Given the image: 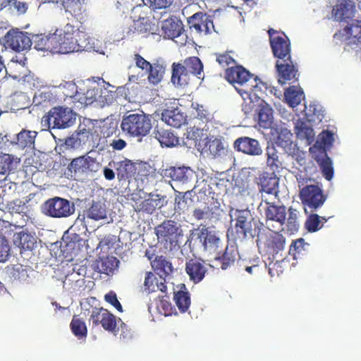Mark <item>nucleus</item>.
Instances as JSON below:
<instances>
[{
    "instance_id": "60",
    "label": "nucleus",
    "mask_w": 361,
    "mask_h": 361,
    "mask_svg": "<svg viewBox=\"0 0 361 361\" xmlns=\"http://www.w3.org/2000/svg\"><path fill=\"white\" fill-rule=\"evenodd\" d=\"M320 216L317 214L310 215L306 221V228L310 232H315L320 229L323 224L320 225Z\"/></svg>"
},
{
    "instance_id": "32",
    "label": "nucleus",
    "mask_w": 361,
    "mask_h": 361,
    "mask_svg": "<svg viewBox=\"0 0 361 361\" xmlns=\"http://www.w3.org/2000/svg\"><path fill=\"white\" fill-rule=\"evenodd\" d=\"M286 102L291 108L298 106L305 99L302 88L298 85H293L287 88L283 92Z\"/></svg>"
},
{
    "instance_id": "59",
    "label": "nucleus",
    "mask_w": 361,
    "mask_h": 361,
    "mask_svg": "<svg viewBox=\"0 0 361 361\" xmlns=\"http://www.w3.org/2000/svg\"><path fill=\"white\" fill-rule=\"evenodd\" d=\"M118 130V122L116 121H114L112 119H107L104 126L102 132L104 135L106 137L109 138L112 137L114 133H116Z\"/></svg>"
},
{
    "instance_id": "18",
    "label": "nucleus",
    "mask_w": 361,
    "mask_h": 361,
    "mask_svg": "<svg viewBox=\"0 0 361 361\" xmlns=\"http://www.w3.org/2000/svg\"><path fill=\"white\" fill-rule=\"evenodd\" d=\"M259 209L264 211V215L267 217V226H271L272 221L277 222L281 226L283 225L286 220V208L282 206H275L274 204H267L262 202Z\"/></svg>"
},
{
    "instance_id": "27",
    "label": "nucleus",
    "mask_w": 361,
    "mask_h": 361,
    "mask_svg": "<svg viewBox=\"0 0 361 361\" xmlns=\"http://www.w3.org/2000/svg\"><path fill=\"white\" fill-rule=\"evenodd\" d=\"M185 271L194 283L201 281L207 271L204 265L196 259L189 260L185 265Z\"/></svg>"
},
{
    "instance_id": "9",
    "label": "nucleus",
    "mask_w": 361,
    "mask_h": 361,
    "mask_svg": "<svg viewBox=\"0 0 361 361\" xmlns=\"http://www.w3.org/2000/svg\"><path fill=\"white\" fill-rule=\"evenodd\" d=\"M230 216L232 220H235V229L238 238L244 239L248 235L252 236V221L253 218L249 210H231Z\"/></svg>"
},
{
    "instance_id": "47",
    "label": "nucleus",
    "mask_w": 361,
    "mask_h": 361,
    "mask_svg": "<svg viewBox=\"0 0 361 361\" xmlns=\"http://www.w3.org/2000/svg\"><path fill=\"white\" fill-rule=\"evenodd\" d=\"M267 245L277 254L285 247V238L278 232L271 231L268 235Z\"/></svg>"
},
{
    "instance_id": "37",
    "label": "nucleus",
    "mask_w": 361,
    "mask_h": 361,
    "mask_svg": "<svg viewBox=\"0 0 361 361\" xmlns=\"http://www.w3.org/2000/svg\"><path fill=\"white\" fill-rule=\"evenodd\" d=\"M82 86V90L77 94V102L81 104L90 105L93 103L97 104V98L99 94V87L97 85L93 87Z\"/></svg>"
},
{
    "instance_id": "21",
    "label": "nucleus",
    "mask_w": 361,
    "mask_h": 361,
    "mask_svg": "<svg viewBox=\"0 0 361 361\" xmlns=\"http://www.w3.org/2000/svg\"><path fill=\"white\" fill-rule=\"evenodd\" d=\"M190 27L194 28L197 32L204 33L205 35L214 31L213 21L202 13H196L188 20Z\"/></svg>"
},
{
    "instance_id": "46",
    "label": "nucleus",
    "mask_w": 361,
    "mask_h": 361,
    "mask_svg": "<svg viewBox=\"0 0 361 361\" xmlns=\"http://www.w3.org/2000/svg\"><path fill=\"white\" fill-rule=\"evenodd\" d=\"M92 39H90L85 32L75 28L74 41H75V51L80 49H94L93 44L91 43Z\"/></svg>"
},
{
    "instance_id": "42",
    "label": "nucleus",
    "mask_w": 361,
    "mask_h": 361,
    "mask_svg": "<svg viewBox=\"0 0 361 361\" xmlns=\"http://www.w3.org/2000/svg\"><path fill=\"white\" fill-rule=\"evenodd\" d=\"M14 243L23 250H32L37 245V238L27 233H19L15 236Z\"/></svg>"
},
{
    "instance_id": "50",
    "label": "nucleus",
    "mask_w": 361,
    "mask_h": 361,
    "mask_svg": "<svg viewBox=\"0 0 361 361\" xmlns=\"http://www.w3.org/2000/svg\"><path fill=\"white\" fill-rule=\"evenodd\" d=\"M307 120L311 122H321L324 118L323 111L319 104L305 105L304 109Z\"/></svg>"
},
{
    "instance_id": "33",
    "label": "nucleus",
    "mask_w": 361,
    "mask_h": 361,
    "mask_svg": "<svg viewBox=\"0 0 361 361\" xmlns=\"http://www.w3.org/2000/svg\"><path fill=\"white\" fill-rule=\"evenodd\" d=\"M86 216L87 218L94 221L104 220L107 223L110 222L106 205L101 202H93L92 206L87 210Z\"/></svg>"
},
{
    "instance_id": "29",
    "label": "nucleus",
    "mask_w": 361,
    "mask_h": 361,
    "mask_svg": "<svg viewBox=\"0 0 361 361\" xmlns=\"http://www.w3.org/2000/svg\"><path fill=\"white\" fill-rule=\"evenodd\" d=\"M52 39V34H49V35L43 34L33 35L31 38L32 44H34L35 49L56 53V47Z\"/></svg>"
},
{
    "instance_id": "43",
    "label": "nucleus",
    "mask_w": 361,
    "mask_h": 361,
    "mask_svg": "<svg viewBox=\"0 0 361 361\" xmlns=\"http://www.w3.org/2000/svg\"><path fill=\"white\" fill-rule=\"evenodd\" d=\"M82 86H85L82 82H78V85H77L69 81L60 84L58 88L62 92L65 97L73 98L77 101V94H79L80 91L82 90Z\"/></svg>"
},
{
    "instance_id": "40",
    "label": "nucleus",
    "mask_w": 361,
    "mask_h": 361,
    "mask_svg": "<svg viewBox=\"0 0 361 361\" xmlns=\"http://www.w3.org/2000/svg\"><path fill=\"white\" fill-rule=\"evenodd\" d=\"M235 250L234 248L228 247L225 251L220 254V258L214 259V264L211 265L212 267H218L220 265L221 268L224 270L230 267L235 260Z\"/></svg>"
},
{
    "instance_id": "6",
    "label": "nucleus",
    "mask_w": 361,
    "mask_h": 361,
    "mask_svg": "<svg viewBox=\"0 0 361 361\" xmlns=\"http://www.w3.org/2000/svg\"><path fill=\"white\" fill-rule=\"evenodd\" d=\"M73 202L66 199L55 197L47 200L42 206L43 213L52 218H67L75 213Z\"/></svg>"
},
{
    "instance_id": "48",
    "label": "nucleus",
    "mask_w": 361,
    "mask_h": 361,
    "mask_svg": "<svg viewBox=\"0 0 361 361\" xmlns=\"http://www.w3.org/2000/svg\"><path fill=\"white\" fill-rule=\"evenodd\" d=\"M116 93L115 91L106 88H99L98 97L97 98V106L104 107L113 104L116 100Z\"/></svg>"
},
{
    "instance_id": "15",
    "label": "nucleus",
    "mask_w": 361,
    "mask_h": 361,
    "mask_svg": "<svg viewBox=\"0 0 361 361\" xmlns=\"http://www.w3.org/2000/svg\"><path fill=\"white\" fill-rule=\"evenodd\" d=\"M269 40L272 51L278 60L290 59V44L288 39L278 36L276 31L269 30Z\"/></svg>"
},
{
    "instance_id": "54",
    "label": "nucleus",
    "mask_w": 361,
    "mask_h": 361,
    "mask_svg": "<svg viewBox=\"0 0 361 361\" xmlns=\"http://www.w3.org/2000/svg\"><path fill=\"white\" fill-rule=\"evenodd\" d=\"M299 212L293 208L288 209V217L287 219V228L289 231L294 233L299 228V221H298Z\"/></svg>"
},
{
    "instance_id": "44",
    "label": "nucleus",
    "mask_w": 361,
    "mask_h": 361,
    "mask_svg": "<svg viewBox=\"0 0 361 361\" xmlns=\"http://www.w3.org/2000/svg\"><path fill=\"white\" fill-rule=\"evenodd\" d=\"M149 197L145 200L142 202L140 205V208L139 209L145 210L149 213L152 212V211L156 208H161L164 204V199L163 196L160 195H154L149 194Z\"/></svg>"
},
{
    "instance_id": "62",
    "label": "nucleus",
    "mask_w": 361,
    "mask_h": 361,
    "mask_svg": "<svg viewBox=\"0 0 361 361\" xmlns=\"http://www.w3.org/2000/svg\"><path fill=\"white\" fill-rule=\"evenodd\" d=\"M106 142L114 150L117 151L123 149L127 145L126 140L117 135H115L114 137H109Z\"/></svg>"
},
{
    "instance_id": "28",
    "label": "nucleus",
    "mask_w": 361,
    "mask_h": 361,
    "mask_svg": "<svg viewBox=\"0 0 361 361\" xmlns=\"http://www.w3.org/2000/svg\"><path fill=\"white\" fill-rule=\"evenodd\" d=\"M260 90H255L253 92H245L239 93L243 99V104L242 105L243 111L245 114H250L259 105L262 101L259 96L257 94Z\"/></svg>"
},
{
    "instance_id": "22",
    "label": "nucleus",
    "mask_w": 361,
    "mask_h": 361,
    "mask_svg": "<svg viewBox=\"0 0 361 361\" xmlns=\"http://www.w3.org/2000/svg\"><path fill=\"white\" fill-rule=\"evenodd\" d=\"M310 122L308 120L301 119H298L294 122V130L297 137L308 145L314 142L315 137Z\"/></svg>"
},
{
    "instance_id": "7",
    "label": "nucleus",
    "mask_w": 361,
    "mask_h": 361,
    "mask_svg": "<svg viewBox=\"0 0 361 361\" xmlns=\"http://www.w3.org/2000/svg\"><path fill=\"white\" fill-rule=\"evenodd\" d=\"M74 32L75 27L70 24H66L52 33L56 53L67 54L75 51Z\"/></svg>"
},
{
    "instance_id": "31",
    "label": "nucleus",
    "mask_w": 361,
    "mask_h": 361,
    "mask_svg": "<svg viewBox=\"0 0 361 361\" xmlns=\"http://www.w3.org/2000/svg\"><path fill=\"white\" fill-rule=\"evenodd\" d=\"M144 288L145 290L149 293L156 292L157 290H160L161 293L167 292L166 280L162 278L157 279L154 274L151 272H147L145 274Z\"/></svg>"
},
{
    "instance_id": "17",
    "label": "nucleus",
    "mask_w": 361,
    "mask_h": 361,
    "mask_svg": "<svg viewBox=\"0 0 361 361\" xmlns=\"http://www.w3.org/2000/svg\"><path fill=\"white\" fill-rule=\"evenodd\" d=\"M234 148L238 152L250 156H260L263 153L259 142L250 137H241L234 142Z\"/></svg>"
},
{
    "instance_id": "16",
    "label": "nucleus",
    "mask_w": 361,
    "mask_h": 361,
    "mask_svg": "<svg viewBox=\"0 0 361 361\" xmlns=\"http://www.w3.org/2000/svg\"><path fill=\"white\" fill-rule=\"evenodd\" d=\"M278 73V82L281 85L297 80L298 70L290 59L278 60L276 63Z\"/></svg>"
},
{
    "instance_id": "13",
    "label": "nucleus",
    "mask_w": 361,
    "mask_h": 361,
    "mask_svg": "<svg viewBox=\"0 0 361 361\" xmlns=\"http://www.w3.org/2000/svg\"><path fill=\"white\" fill-rule=\"evenodd\" d=\"M5 42L8 47L16 51L30 49L32 40L27 32L18 30H11L5 35Z\"/></svg>"
},
{
    "instance_id": "2",
    "label": "nucleus",
    "mask_w": 361,
    "mask_h": 361,
    "mask_svg": "<svg viewBox=\"0 0 361 361\" xmlns=\"http://www.w3.org/2000/svg\"><path fill=\"white\" fill-rule=\"evenodd\" d=\"M221 240L217 234L208 228H202L195 240L192 249L200 257L207 259H219Z\"/></svg>"
},
{
    "instance_id": "30",
    "label": "nucleus",
    "mask_w": 361,
    "mask_h": 361,
    "mask_svg": "<svg viewBox=\"0 0 361 361\" xmlns=\"http://www.w3.org/2000/svg\"><path fill=\"white\" fill-rule=\"evenodd\" d=\"M258 111V124L261 128H269L274 120L273 110L270 105L262 99Z\"/></svg>"
},
{
    "instance_id": "24",
    "label": "nucleus",
    "mask_w": 361,
    "mask_h": 361,
    "mask_svg": "<svg viewBox=\"0 0 361 361\" xmlns=\"http://www.w3.org/2000/svg\"><path fill=\"white\" fill-rule=\"evenodd\" d=\"M275 131L277 133V137L275 140V144L282 148L283 151L287 152L290 151L293 147H295V144L293 140V134L290 130L283 125H279L275 128Z\"/></svg>"
},
{
    "instance_id": "10",
    "label": "nucleus",
    "mask_w": 361,
    "mask_h": 361,
    "mask_svg": "<svg viewBox=\"0 0 361 361\" xmlns=\"http://www.w3.org/2000/svg\"><path fill=\"white\" fill-rule=\"evenodd\" d=\"M300 199L305 205V211L307 212L306 207L311 209H317L323 205L325 202L322 190L317 185L310 184L301 188Z\"/></svg>"
},
{
    "instance_id": "56",
    "label": "nucleus",
    "mask_w": 361,
    "mask_h": 361,
    "mask_svg": "<svg viewBox=\"0 0 361 361\" xmlns=\"http://www.w3.org/2000/svg\"><path fill=\"white\" fill-rule=\"evenodd\" d=\"M288 157H291L293 160L295 161L300 166H302L305 164V154L303 152L299 150L297 145L293 147L290 151L286 152Z\"/></svg>"
},
{
    "instance_id": "14",
    "label": "nucleus",
    "mask_w": 361,
    "mask_h": 361,
    "mask_svg": "<svg viewBox=\"0 0 361 361\" xmlns=\"http://www.w3.org/2000/svg\"><path fill=\"white\" fill-rule=\"evenodd\" d=\"M279 178L276 176H265L260 178V189L262 202L275 204L278 197Z\"/></svg>"
},
{
    "instance_id": "1",
    "label": "nucleus",
    "mask_w": 361,
    "mask_h": 361,
    "mask_svg": "<svg viewBox=\"0 0 361 361\" xmlns=\"http://www.w3.org/2000/svg\"><path fill=\"white\" fill-rule=\"evenodd\" d=\"M186 138L192 140L197 151L206 156L221 157L226 151L221 140L211 135L207 129L190 128Z\"/></svg>"
},
{
    "instance_id": "26",
    "label": "nucleus",
    "mask_w": 361,
    "mask_h": 361,
    "mask_svg": "<svg viewBox=\"0 0 361 361\" xmlns=\"http://www.w3.org/2000/svg\"><path fill=\"white\" fill-rule=\"evenodd\" d=\"M152 135L161 147H172L178 145V137L168 129L157 126Z\"/></svg>"
},
{
    "instance_id": "45",
    "label": "nucleus",
    "mask_w": 361,
    "mask_h": 361,
    "mask_svg": "<svg viewBox=\"0 0 361 361\" xmlns=\"http://www.w3.org/2000/svg\"><path fill=\"white\" fill-rule=\"evenodd\" d=\"M119 261L114 257H108L101 259L97 262V268L99 272L106 275L113 274L117 269Z\"/></svg>"
},
{
    "instance_id": "49",
    "label": "nucleus",
    "mask_w": 361,
    "mask_h": 361,
    "mask_svg": "<svg viewBox=\"0 0 361 361\" xmlns=\"http://www.w3.org/2000/svg\"><path fill=\"white\" fill-rule=\"evenodd\" d=\"M169 175L173 181L184 185H187L190 181L192 173L188 169L178 168L170 170Z\"/></svg>"
},
{
    "instance_id": "52",
    "label": "nucleus",
    "mask_w": 361,
    "mask_h": 361,
    "mask_svg": "<svg viewBox=\"0 0 361 361\" xmlns=\"http://www.w3.org/2000/svg\"><path fill=\"white\" fill-rule=\"evenodd\" d=\"M267 164L271 168H279L281 162L279 160L277 150L274 146H268L266 149Z\"/></svg>"
},
{
    "instance_id": "5",
    "label": "nucleus",
    "mask_w": 361,
    "mask_h": 361,
    "mask_svg": "<svg viewBox=\"0 0 361 361\" xmlns=\"http://www.w3.org/2000/svg\"><path fill=\"white\" fill-rule=\"evenodd\" d=\"M121 128L132 136H145L152 128L150 116L144 113L129 114L123 118Z\"/></svg>"
},
{
    "instance_id": "58",
    "label": "nucleus",
    "mask_w": 361,
    "mask_h": 361,
    "mask_svg": "<svg viewBox=\"0 0 361 361\" xmlns=\"http://www.w3.org/2000/svg\"><path fill=\"white\" fill-rule=\"evenodd\" d=\"M320 166L326 179L331 180L334 176V169L331 159L329 157H326L321 162Z\"/></svg>"
},
{
    "instance_id": "53",
    "label": "nucleus",
    "mask_w": 361,
    "mask_h": 361,
    "mask_svg": "<svg viewBox=\"0 0 361 361\" xmlns=\"http://www.w3.org/2000/svg\"><path fill=\"white\" fill-rule=\"evenodd\" d=\"M71 326L73 333L78 338L86 337L87 328L85 323L80 319L74 317L72 319Z\"/></svg>"
},
{
    "instance_id": "64",
    "label": "nucleus",
    "mask_w": 361,
    "mask_h": 361,
    "mask_svg": "<svg viewBox=\"0 0 361 361\" xmlns=\"http://www.w3.org/2000/svg\"><path fill=\"white\" fill-rule=\"evenodd\" d=\"M11 5L13 6L20 13H25L27 8V4L20 0H5L1 4L2 7Z\"/></svg>"
},
{
    "instance_id": "55",
    "label": "nucleus",
    "mask_w": 361,
    "mask_h": 361,
    "mask_svg": "<svg viewBox=\"0 0 361 361\" xmlns=\"http://www.w3.org/2000/svg\"><path fill=\"white\" fill-rule=\"evenodd\" d=\"M134 61L135 62V66H130L129 68L131 72L134 71H137L138 69H141L142 71H145V73L149 72V68H150L152 65L149 62L138 54L135 55Z\"/></svg>"
},
{
    "instance_id": "61",
    "label": "nucleus",
    "mask_w": 361,
    "mask_h": 361,
    "mask_svg": "<svg viewBox=\"0 0 361 361\" xmlns=\"http://www.w3.org/2000/svg\"><path fill=\"white\" fill-rule=\"evenodd\" d=\"M12 277L14 279L20 281H25L28 278L27 271L23 265H16L11 271Z\"/></svg>"
},
{
    "instance_id": "25",
    "label": "nucleus",
    "mask_w": 361,
    "mask_h": 361,
    "mask_svg": "<svg viewBox=\"0 0 361 361\" xmlns=\"http://www.w3.org/2000/svg\"><path fill=\"white\" fill-rule=\"evenodd\" d=\"M161 120L170 126L179 128L185 123V116L178 108H171L162 112Z\"/></svg>"
},
{
    "instance_id": "4",
    "label": "nucleus",
    "mask_w": 361,
    "mask_h": 361,
    "mask_svg": "<svg viewBox=\"0 0 361 361\" xmlns=\"http://www.w3.org/2000/svg\"><path fill=\"white\" fill-rule=\"evenodd\" d=\"M76 114L70 108L55 107L42 118V124L49 129H65L73 126Z\"/></svg>"
},
{
    "instance_id": "63",
    "label": "nucleus",
    "mask_w": 361,
    "mask_h": 361,
    "mask_svg": "<svg viewBox=\"0 0 361 361\" xmlns=\"http://www.w3.org/2000/svg\"><path fill=\"white\" fill-rule=\"evenodd\" d=\"M10 251V246L7 240L2 235H0V262H4L7 260Z\"/></svg>"
},
{
    "instance_id": "34",
    "label": "nucleus",
    "mask_w": 361,
    "mask_h": 361,
    "mask_svg": "<svg viewBox=\"0 0 361 361\" xmlns=\"http://www.w3.org/2000/svg\"><path fill=\"white\" fill-rule=\"evenodd\" d=\"M178 290H174L173 300L181 312H185L190 305V298L183 283L177 286Z\"/></svg>"
},
{
    "instance_id": "19",
    "label": "nucleus",
    "mask_w": 361,
    "mask_h": 361,
    "mask_svg": "<svg viewBox=\"0 0 361 361\" xmlns=\"http://www.w3.org/2000/svg\"><path fill=\"white\" fill-rule=\"evenodd\" d=\"M90 319L94 324H100L106 331H114L116 329V318L106 309L94 308L92 312Z\"/></svg>"
},
{
    "instance_id": "20",
    "label": "nucleus",
    "mask_w": 361,
    "mask_h": 361,
    "mask_svg": "<svg viewBox=\"0 0 361 361\" xmlns=\"http://www.w3.org/2000/svg\"><path fill=\"white\" fill-rule=\"evenodd\" d=\"M355 12V4L353 0H338L332 14L336 20L343 21L353 18Z\"/></svg>"
},
{
    "instance_id": "41",
    "label": "nucleus",
    "mask_w": 361,
    "mask_h": 361,
    "mask_svg": "<svg viewBox=\"0 0 361 361\" xmlns=\"http://www.w3.org/2000/svg\"><path fill=\"white\" fill-rule=\"evenodd\" d=\"M20 159L8 154L0 156V174L15 171L20 164Z\"/></svg>"
},
{
    "instance_id": "51",
    "label": "nucleus",
    "mask_w": 361,
    "mask_h": 361,
    "mask_svg": "<svg viewBox=\"0 0 361 361\" xmlns=\"http://www.w3.org/2000/svg\"><path fill=\"white\" fill-rule=\"evenodd\" d=\"M147 73H149L148 80L149 82L156 85L161 80L164 73V68L162 66L154 63L151 65Z\"/></svg>"
},
{
    "instance_id": "11",
    "label": "nucleus",
    "mask_w": 361,
    "mask_h": 361,
    "mask_svg": "<svg viewBox=\"0 0 361 361\" xmlns=\"http://www.w3.org/2000/svg\"><path fill=\"white\" fill-rule=\"evenodd\" d=\"M92 138V130L80 126L75 133L65 140L64 144L68 149L81 150L90 147Z\"/></svg>"
},
{
    "instance_id": "8",
    "label": "nucleus",
    "mask_w": 361,
    "mask_h": 361,
    "mask_svg": "<svg viewBox=\"0 0 361 361\" xmlns=\"http://www.w3.org/2000/svg\"><path fill=\"white\" fill-rule=\"evenodd\" d=\"M99 169V163L89 156H81L72 160L68 170L72 177L76 180H84L90 173L97 172Z\"/></svg>"
},
{
    "instance_id": "38",
    "label": "nucleus",
    "mask_w": 361,
    "mask_h": 361,
    "mask_svg": "<svg viewBox=\"0 0 361 361\" xmlns=\"http://www.w3.org/2000/svg\"><path fill=\"white\" fill-rule=\"evenodd\" d=\"M37 135L36 131L23 130L17 134L16 141L14 142L22 149H33Z\"/></svg>"
},
{
    "instance_id": "3",
    "label": "nucleus",
    "mask_w": 361,
    "mask_h": 361,
    "mask_svg": "<svg viewBox=\"0 0 361 361\" xmlns=\"http://www.w3.org/2000/svg\"><path fill=\"white\" fill-rule=\"evenodd\" d=\"M226 78L230 83L233 84L238 93L261 90L262 87L259 85L264 86L262 82H257V77L241 66L226 69Z\"/></svg>"
},
{
    "instance_id": "36",
    "label": "nucleus",
    "mask_w": 361,
    "mask_h": 361,
    "mask_svg": "<svg viewBox=\"0 0 361 361\" xmlns=\"http://www.w3.org/2000/svg\"><path fill=\"white\" fill-rule=\"evenodd\" d=\"M182 67L190 76L193 75L199 79L204 78L203 65L199 58L193 56L186 59Z\"/></svg>"
},
{
    "instance_id": "35",
    "label": "nucleus",
    "mask_w": 361,
    "mask_h": 361,
    "mask_svg": "<svg viewBox=\"0 0 361 361\" xmlns=\"http://www.w3.org/2000/svg\"><path fill=\"white\" fill-rule=\"evenodd\" d=\"M190 76L180 63H173L172 68L171 82L177 87H185L190 80Z\"/></svg>"
},
{
    "instance_id": "57",
    "label": "nucleus",
    "mask_w": 361,
    "mask_h": 361,
    "mask_svg": "<svg viewBox=\"0 0 361 361\" xmlns=\"http://www.w3.org/2000/svg\"><path fill=\"white\" fill-rule=\"evenodd\" d=\"M85 1V0H63V6L66 11L76 13L81 11Z\"/></svg>"
},
{
    "instance_id": "23",
    "label": "nucleus",
    "mask_w": 361,
    "mask_h": 361,
    "mask_svg": "<svg viewBox=\"0 0 361 361\" xmlns=\"http://www.w3.org/2000/svg\"><path fill=\"white\" fill-rule=\"evenodd\" d=\"M161 27L164 37L172 39L180 36L183 30L182 22L176 17L163 20Z\"/></svg>"
},
{
    "instance_id": "39",
    "label": "nucleus",
    "mask_w": 361,
    "mask_h": 361,
    "mask_svg": "<svg viewBox=\"0 0 361 361\" xmlns=\"http://www.w3.org/2000/svg\"><path fill=\"white\" fill-rule=\"evenodd\" d=\"M152 267L159 275L160 278L168 276L173 272V266L171 262L163 256H159L152 263Z\"/></svg>"
},
{
    "instance_id": "12",
    "label": "nucleus",
    "mask_w": 361,
    "mask_h": 361,
    "mask_svg": "<svg viewBox=\"0 0 361 361\" xmlns=\"http://www.w3.org/2000/svg\"><path fill=\"white\" fill-rule=\"evenodd\" d=\"M156 234L159 240L176 245L182 235V230L179 225L171 220L164 221L156 228Z\"/></svg>"
}]
</instances>
